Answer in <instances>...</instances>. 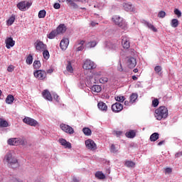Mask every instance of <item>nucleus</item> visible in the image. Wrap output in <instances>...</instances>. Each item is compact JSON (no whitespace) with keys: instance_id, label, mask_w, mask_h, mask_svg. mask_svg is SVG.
Here are the masks:
<instances>
[{"instance_id":"nucleus-27","label":"nucleus","mask_w":182,"mask_h":182,"mask_svg":"<svg viewBox=\"0 0 182 182\" xmlns=\"http://www.w3.org/2000/svg\"><path fill=\"white\" fill-rule=\"evenodd\" d=\"M124 166L128 167V168H134L136 166V163H134L133 161H125Z\"/></svg>"},{"instance_id":"nucleus-47","label":"nucleus","mask_w":182,"mask_h":182,"mask_svg":"<svg viewBox=\"0 0 182 182\" xmlns=\"http://www.w3.org/2000/svg\"><path fill=\"white\" fill-rule=\"evenodd\" d=\"M166 17V13L164 11H161L158 13V18H161L163 19V18Z\"/></svg>"},{"instance_id":"nucleus-48","label":"nucleus","mask_w":182,"mask_h":182,"mask_svg":"<svg viewBox=\"0 0 182 182\" xmlns=\"http://www.w3.org/2000/svg\"><path fill=\"white\" fill-rule=\"evenodd\" d=\"M110 151L111 153H117V148H116V146H114V144L111 145Z\"/></svg>"},{"instance_id":"nucleus-64","label":"nucleus","mask_w":182,"mask_h":182,"mask_svg":"<svg viewBox=\"0 0 182 182\" xmlns=\"http://www.w3.org/2000/svg\"><path fill=\"white\" fill-rule=\"evenodd\" d=\"M65 1L66 2H68L69 5H70L73 2L72 0H65Z\"/></svg>"},{"instance_id":"nucleus-20","label":"nucleus","mask_w":182,"mask_h":182,"mask_svg":"<svg viewBox=\"0 0 182 182\" xmlns=\"http://www.w3.org/2000/svg\"><path fill=\"white\" fill-rule=\"evenodd\" d=\"M42 96L43 98L46 99V100H48V102H52L53 100V98L52 97V95L50 94V92L48 90H44L42 92Z\"/></svg>"},{"instance_id":"nucleus-4","label":"nucleus","mask_w":182,"mask_h":182,"mask_svg":"<svg viewBox=\"0 0 182 182\" xmlns=\"http://www.w3.org/2000/svg\"><path fill=\"white\" fill-rule=\"evenodd\" d=\"M82 68L85 70H90L92 69H96V65L95 62L92 61L91 60L87 59L84 61Z\"/></svg>"},{"instance_id":"nucleus-16","label":"nucleus","mask_w":182,"mask_h":182,"mask_svg":"<svg viewBox=\"0 0 182 182\" xmlns=\"http://www.w3.org/2000/svg\"><path fill=\"white\" fill-rule=\"evenodd\" d=\"M122 45L124 49H129L130 48V39L129 37L126 36H122Z\"/></svg>"},{"instance_id":"nucleus-19","label":"nucleus","mask_w":182,"mask_h":182,"mask_svg":"<svg viewBox=\"0 0 182 182\" xmlns=\"http://www.w3.org/2000/svg\"><path fill=\"white\" fill-rule=\"evenodd\" d=\"M60 49L66 50L69 46V38H63L60 43Z\"/></svg>"},{"instance_id":"nucleus-37","label":"nucleus","mask_w":182,"mask_h":182,"mask_svg":"<svg viewBox=\"0 0 182 182\" xmlns=\"http://www.w3.org/2000/svg\"><path fill=\"white\" fill-rule=\"evenodd\" d=\"M33 62V56H32L31 54H29L27 58L26 59V63H27V65H32Z\"/></svg>"},{"instance_id":"nucleus-56","label":"nucleus","mask_w":182,"mask_h":182,"mask_svg":"<svg viewBox=\"0 0 182 182\" xmlns=\"http://www.w3.org/2000/svg\"><path fill=\"white\" fill-rule=\"evenodd\" d=\"M55 9H60V4L59 3H55L53 5Z\"/></svg>"},{"instance_id":"nucleus-2","label":"nucleus","mask_w":182,"mask_h":182,"mask_svg":"<svg viewBox=\"0 0 182 182\" xmlns=\"http://www.w3.org/2000/svg\"><path fill=\"white\" fill-rule=\"evenodd\" d=\"M155 117L156 120H163L168 117V109L164 106L159 107L155 110Z\"/></svg>"},{"instance_id":"nucleus-6","label":"nucleus","mask_w":182,"mask_h":182,"mask_svg":"<svg viewBox=\"0 0 182 182\" xmlns=\"http://www.w3.org/2000/svg\"><path fill=\"white\" fill-rule=\"evenodd\" d=\"M33 75L38 80H45L46 77V71L43 70H37L34 71Z\"/></svg>"},{"instance_id":"nucleus-25","label":"nucleus","mask_w":182,"mask_h":182,"mask_svg":"<svg viewBox=\"0 0 182 182\" xmlns=\"http://www.w3.org/2000/svg\"><path fill=\"white\" fill-rule=\"evenodd\" d=\"M125 136L128 139H134L136 137V132L134 130H130L126 132Z\"/></svg>"},{"instance_id":"nucleus-9","label":"nucleus","mask_w":182,"mask_h":182,"mask_svg":"<svg viewBox=\"0 0 182 182\" xmlns=\"http://www.w3.org/2000/svg\"><path fill=\"white\" fill-rule=\"evenodd\" d=\"M95 76L97 77V81L100 82V83H102V85L109 82V78L107 76H102V72L95 73Z\"/></svg>"},{"instance_id":"nucleus-50","label":"nucleus","mask_w":182,"mask_h":182,"mask_svg":"<svg viewBox=\"0 0 182 182\" xmlns=\"http://www.w3.org/2000/svg\"><path fill=\"white\" fill-rule=\"evenodd\" d=\"M159 100L158 99H154L153 101H152V106L153 107H157V106H159Z\"/></svg>"},{"instance_id":"nucleus-45","label":"nucleus","mask_w":182,"mask_h":182,"mask_svg":"<svg viewBox=\"0 0 182 182\" xmlns=\"http://www.w3.org/2000/svg\"><path fill=\"white\" fill-rule=\"evenodd\" d=\"M43 56L44 58V59L48 60V58H49L50 55H49V51L48 50H44L43 51Z\"/></svg>"},{"instance_id":"nucleus-59","label":"nucleus","mask_w":182,"mask_h":182,"mask_svg":"<svg viewBox=\"0 0 182 182\" xmlns=\"http://www.w3.org/2000/svg\"><path fill=\"white\" fill-rule=\"evenodd\" d=\"M124 105H125V106H130V105H132V102H130V100H129V102L124 101Z\"/></svg>"},{"instance_id":"nucleus-30","label":"nucleus","mask_w":182,"mask_h":182,"mask_svg":"<svg viewBox=\"0 0 182 182\" xmlns=\"http://www.w3.org/2000/svg\"><path fill=\"white\" fill-rule=\"evenodd\" d=\"M95 177L99 178V180H105L106 178V176L102 173V171H97L95 173Z\"/></svg>"},{"instance_id":"nucleus-57","label":"nucleus","mask_w":182,"mask_h":182,"mask_svg":"<svg viewBox=\"0 0 182 182\" xmlns=\"http://www.w3.org/2000/svg\"><path fill=\"white\" fill-rule=\"evenodd\" d=\"M182 156V151H178V153H176V154H175V157L176 158V159H178V157H181Z\"/></svg>"},{"instance_id":"nucleus-10","label":"nucleus","mask_w":182,"mask_h":182,"mask_svg":"<svg viewBox=\"0 0 182 182\" xmlns=\"http://www.w3.org/2000/svg\"><path fill=\"white\" fill-rule=\"evenodd\" d=\"M34 46L36 50L38 52H43L46 49V44L43 43V41L37 40L36 42L34 43Z\"/></svg>"},{"instance_id":"nucleus-49","label":"nucleus","mask_w":182,"mask_h":182,"mask_svg":"<svg viewBox=\"0 0 182 182\" xmlns=\"http://www.w3.org/2000/svg\"><path fill=\"white\" fill-rule=\"evenodd\" d=\"M53 97L54 100H55L57 102V103H59L60 98H59V95H58V94L53 93Z\"/></svg>"},{"instance_id":"nucleus-18","label":"nucleus","mask_w":182,"mask_h":182,"mask_svg":"<svg viewBox=\"0 0 182 182\" xmlns=\"http://www.w3.org/2000/svg\"><path fill=\"white\" fill-rule=\"evenodd\" d=\"M58 143H60V144H61V146H63V147H65V149H72V144H70V142L66 141V139H65L63 138H60L58 140Z\"/></svg>"},{"instance_id":"nucleus-39","label":"nucleus","mask_w":182,"mask_h":182,"mask_svg":"<svg viewBox=\"0 0 182 182\" xmlns=\"http://www.w3.org/2000/svg\"><path fill=\"white\" fill-rule=\"evenodd\" d=\"M178 23V20L177 18H173L171 21V26H172V28H177Z\"/></svg>"},{"instance_id":"nucleus-5","label":"nucleus","mask_w":182,"mask_h":182,"mask_svg":"<svg viewBox=\"0 0 182 182\" xmlns=\"http://www.w3.org/2000/svg\"><path fill=\"white\" fill-rule=\"evenodd\" d=\"M123 8L127 12H132L133 14L137 12V9H136V6H133L131 2L124 3Z\"/></svg>"},{"instance_id":"nucleus-17","label":"nucleus","mask_w":182,"mask_h":182,"mask_svg":"<svg viewBox=\"0 0 182 182\" xmlns=\"http://www.w3.org/2000/svg\"><path fill=\"white\" fill-rule=\"evenodd\" d=\"M6 43V48L7 49H11V48H14L15 46V41H14V38L12 37L7 38L5 41Z\"/></svg>"},{"instance_id":"nucleus-40","label":"nucleus","mask_w":182,"mask_h":182,"mask_svg":"<svg viewBox=\"0 0 182 182\" xmlns=\"http://www.w3.org/2000/svg\"><path fill=\"white\" fill-rule=\"evenodd\" d=\"M66 69L70 73H73V67H72V63L70 61L68 62Z\"/></svg>"},{"instance_id":"nucleus-41","label":"nucleus","mask_w":182,"mask_h":182,"mask_svg":"<svg viewBox=\"0 0 182 182\" xmlns=\"http://www.w3.org/2000/svg\"><path fill=\"white\" fill-rule=\"evenodd\" d=\"M115 100L117 102H119V103H123V102H124V100H126V98H124V96H117L115 97Z\"/></svg>"},{"instance_id":"nucleus-35","label":"nucleus","mask_w":182,"mask_h":182,"mask_svg":"<svg viewBox=\"0 0 182 182\" xmlns=\"http://www.w3.org/2000/svg\"><path fill=\"white\" fill-rule=\"evenodd\" d=\"M77 45H80V46L77 48V52H80V50H83V49H85V46H83V45H85V41H78Z\"/></svg>"},{"instance_id":"nucleus-53","label":"nucleus","mask_w":182,"mask_h":182,"mask_svg":"<svg viewBox=\"0 0 182 182\" xmlns=\"http://www.w3.org/2000/svg\"><path fill=\"white\" fill-rule=\"evenodd\" d=\"M70 5V6H73V9H77V8H79V6H77V4L74 1H73Z\"/></svg>"},{"instance_id":"nucleus-58","label":"nucleus","mask_w":182,"mask_h":182,"mask_svg":"<svg viewBox=\"0 0 182 182\" xmlns=\"http://www.w3.org/2000/svg\"><path fill=\"white\" fill-rule=\"evenodd\" d=\"M115 134L117 136V137H119V136H122V134H123V132H122V131H117L115 132Z\"/></svg>"},{"instance_id":"nucleus-51","label":"nucleus","mask_w":182,"mask_h":182,"mask_svg":"<svg viewBox=\"0 0 182 182\" xmlns=\"http://www.w3.org/2000/svg\"><path fill=\"white\" fill-rule=\"evenodd\" d=\"M117 70H119V72H123V66L122 65V61L120 60L119 61Z\"/></svg>"},{"instance_id":"nucleus-22","label":"nucleus","mask_w":182,"mask_h":182,"mask_svg":"<svg viewBox=\"0 0 182 182\" xmlns=\"http://www.w3.org/2000/svg\"><path fill=\"white\" fill-rule=\"evenodd\" d=\"M66 26L65 24H60L58 27L55 31H57V33L59 35L60 33H65L66 32Z\"/></svg>"},{"instance_id":"nucleus-62","label":"nucleus","mask_w":182,"mask_h":182,"mask_svg":"<svg viewBox=\"0 0 182 182\" xmlns=\"http://www.w3.org/2000/svg\"><path fill=\"white\" fill-rule=\"evenodd\" d=\"M73 182H79V179L77 178L76 177H74V178H73Z\"/></svg>"},{"instance_id":"nucleus-3","label":"nucleus","mask_w":182,"mask_h":182,"mask_svg":"<svg viewBox=\"0 0 182 182\" xmlns=\"http://www.w3.org/2000/svg\"><path fill=\"white\" fill-rule=\"evenodd\" d=\"M112 21L121 29H127V23L123 19V18L120 17L119 16H114L112 17Z\"/></svg>"},{"instance_id":"nucleus-15","label":"nucleus","mask_w":182,"mask_h":182,"mask_svg":"<svg viewBox=\"0 0 182 182\" xmlns=\"http://www.w3.org/2000/svg\"><path fill=\"white\" fill-rule=\"evenodd\" d=\"M127 63L129 69H133L136 68V65H137V61H136V58H134V57H129Z\"/></svg>"},{"instance_id":"nucleus-52","label":"nucleus","mask_w":182,"mask_h":182,"mask_svg":"<svg viewBox=\"0 0 182 182\" xmlns=\"http://www.w3.org/2000/svg\"><path fill=\"white\" fill-rule=\"evenodd\" d=\"M7 70L9 72H14V70H15V66H14L13 65H9L7 68Z\"/></svg>"},{"instance_id":"nucleus-33","label":"nucleus","mask_w":182,"mask_h":182,"mask_svg":"<svg viewBox=\"0 0 182 182\" xmlns=\"http://www.w3.org/2000/svg\"><path fill=\"white\" fill-rule=\"evenodd\" d=\"M159 133L154 132L150 136V140L151 141H156V140H159Z\"/></svg>"},{"instance_id":"nucleus-60","label":"nucleus","mask_w":182,"mask_h":182,"mask_svg":"<svg viewBox=\"0 0 182 182\" xmlns=\"http://www.w3.org/2000/svg\"><path fill=\"white\" fill-rule=\"evenodd\" d=\"M90 25H91V26L95 27V26H96V25H97V23H96L95 21H92L90 23Z\"/></svg>"},{"instance_id":"nucleus-31","label":"nucleus","mask_w":182,"mask_h":182,"mask_svg":"<svg viewBox=\"0 0 182 182\" xmlns=\"http://www.w3.org/2000/svg\"><path fill=\"white\" fill-rule=\"evenodd\" d=\"M58 35V34L56 30H53L47 36L48 39H55Z\"/></svg>"},{"instance_id":"nucleus-13","label":"nucleus","mask_w":182,"mask_h":182,"mask_svg":"<svg viewBox=\"0 0 182 182\" xmlns=\"http://www.w3.org/2000/svg\"><path fill=\"white\" fill-rule=\"evenodd\" d=\"M85 144L89 150H96L97 149V146H96V143H95V141L92 139H87L85 141Z\"/></svg>"},{"instance_id":"nucleus-28","label":"nucleus","mask_w":182,"mask_h":182,"mask_svg":"<svg viewBox=\"0 0 182 182\" xmlns=\"http://www.w3.org/2000/svg\"><path fill=\"white\" fill-rule=\"evenodd\" d=\"M97 107L100 110H102V112H106L107 110V105H106V103L105 102H99Z\"/></svg>"},{"instance_id":"nucleus-54","label":"nucleus","mask_w":182,"mask_h":182,"mask_svg":"<svg viewBox=\"0 0 182 182\" xmlns=\"http://www.w3.org/2000/svg\"><path fill=\"white\" fill-rule=\"evenodd\" d=\"M173 169L171 168H166L165 169V174H170L171 173H172Z\"/></svg>"},{"instance_id":"nucleus-32","label":"nucleus","mask_w":182,"mask_h":182,"mask_svg":"<svg viewBox=\"0 0 182 182\" xmlns=\"http://www.w3.org/2000/svg\"><path fill=\"white\" fill-rule=\"evenodd\" d=\"M14 22H15V16L12 15L6 21V25L8 26H11V25L14 24Z\"/></svg>"},{"instance_id":"nucleus-8","label":"nucleus","mask_w":182,"mask_h":182,"mask_svg":"<svg viewBox=\"0 0 182 182\" xmlns=\"http://www.w3.org/2000/svg\"><path fill=\"white\" fill-rule=\"evenodd\" d=\"M32 6V3L29 1H21L17 4V8L20 9V11H26V9H29Z\"/></svg>"},{"instance_id":"nucleus-42","label":"nucleus","mask_w":182,"mask_h":182,"mask_svg":"<svg viewBox=\"0 0 182 182\" xmlns=\"http://www.w3.org/2000/svg\"><path fill=\"white\" fill-rule=\"evenodd\" d=\"M33 65L34 69H39L41 66V61L40 60H34Z\"/></svg>"},{"instance_id":"nucleus-38","label":"nucleus","mask_w":182,"mask_h":182,"mask_svg":"<svg viewBox=\"0 0 182 182\" xmlns=\"http://www.w3.org/2000/svg\"><path fill=\"white\" fill-rule=\"evenodd\" d=\"M8 126H9L8 122L2 118H0V127H8Z\"/></svg>"},{"instance_id":"nucleus-1","label":"nucleus","mask_w":182,"mask_h":182,"mask_svg":"<svg viewBox=\"0 0 182 182\" xmlns=\"http://www.w3.org/2000/svg\"><path fill=\"white\" fill-rule=\"evenodd\" d=\"M3 161L6 164H7L9 167H11V168H16V167H19V163L18 162V159H16L15 156H12V152L11 151H8L6 154Z\"/></svg>"},{"instance_id":"nucleus-24","label":"nucleus","mask_w":182,"mask_h":182,"mask_svg":"<svg viewBox=\"0 0 182 182\" xmlns=\"http://www.w3.org/2000/svg\"><path fill=\"white\" fill-rule=\"evenodd\" d=\"M142 23L145 25L149 29H151V31H153V32H157V28L153 26V24L149 23L148 21L144 20L142 21Z\"/></svg>"},{"instance_id":"nucleus-7","label":"nucleus","mask_w":182,"mask_h":182,"mask_svg":"<svg viewBox=\"0 0 182 182\" xmlns=\"http://www.w3.org/2000/svg\"><path fill=\"white\" fill-rule=\"evenodd\" d=\"M97 83V78L96 77L90 76L86 78L85 85L87 87L91 88L93 85Z\"/></svg>"},{"instance_id":"nucleus-14","label":"nucleus","mask_w":182,"mask_h":182,"mask_svg":"<svg viewBox=\"0 0 182 182\" xmlns=\"http://www.w3.org/2000/svg\"><path fill=\"white\" fill-rule=\"evenodd\" d=\"M112 110L114 113H119V112L123 110V105L120 102H116L112 105Z\"/></svg>"},{"instance_id":"nucleus-61","label":"nucleus","mask_w":182,"mask_h":182,"mask_svg":"<svg viewBox=\"0 0 182 182\" xmlns=\"http://www.w3.org/2000/svg\"><path fill=\"white\" fill-rule=\"evenodd\" d=\"M164 144V141H161L158 143V146H163Z\"/></svg>"},{"instance_id":"nucleus-46","label":"nucleus","mask_w":182,"mask_h":182,"mask_svg":"<svg viewBox=\"0 0 182 182\" xmlns=\"http://www.w3.org/2000/svg\"><path fill=\"white\" fill-rule=\"evenodd\" d=\"M173 12H174L175 15H176V16L178 18H181V11H180L178 9H175Z\"/></svg>"},{"instance_id":"nucleus-12","label":"nucleus","mask_w":182,"mask_h":182,"mask_svg":"<svg viewBox=\"0 0 182 182\" xmlns=\"http://www.w3.org/2000/svg\"><path fill=\"white\" fill-rule=\"evenodd\" d=\"M60 127L63 130V132L68 133V134H73V133H75V130L72 128V127L68 124H61L60 125Z\"/></svg>"},{"instance_id":"nucleus-63","label":"nucleus","mask_w":182,"mask_h":182,"mask_svg":"<svg viewBox=\"0 0 182 182\" xmlns=\"http://www.w3.org/2000/svg\"><path fill=\"white\" fill-rule=\"evenodd\" d=\"M53 73V69H49L47 70V73Z\"/></svg>"},{"instance_id":"nucleus-21","label":"nucleus","mask_w":182,"mask_h":182,"mask_svg":"<svg viewBox=\"0 0 182 182\" xmlns=\"http://www.w3.org/2000/svg\"><path fill=\"white\" fill-rule=\"evenodd\" d=\"M26 143L25 138H14V146H25Z\"/></svg>"},{"instance_id":"nucleus-26","label":"nucleus","mask_w":182,"mask_h":182,"mask_svg":"<svg viewBox=\"0 0 182 182\" xmlns=\"http://www.w3.org/2000/svg\"><path fill=\"white\" fill-rule=\"evenodd\" d=\"M138 97L139 95H137V93H132L129 97L131 105H133V103H136V101L137 100Z\"/></svg>"},{"instance_id":"nucleus-11","label":"nucleus","mask_w":182,"mask_h":182,"mask_svg":"<svg viewBox=\"0 0 182 182\" xmlns=\"http://www.w3.org/2000/svg\"><path fill=\"white\" fill-rule=\"evenodd\" d=\"M23 123L26 124H28V126H32L33 127H36V126L38 124V121L33 119V118H31L29 117H26L23 119Z\"/></svg>"},{"instance_id":"nucleus-43","label":"nucleus","mask_w":182,"mask_h":182,"mask_svg":"<svg viewBox=\"0 0 182 182\" xmlns=\"http://www.w3.org/2000/svg\"><path fill=\"white\" fill-rule=\"evenodd\" d=\"M97 45V43L95 41H90L87 44V48H95Z\"/></svg>"},{"instance_id":"nucleus-23","label":"nucleus","mask_w":182,"mask_h":182,"mask_svg":"<svg viewBox=\"0 0 182 182\" xmlns=\"http://www.w3.org/2000/svg\"><path fill=\"white\" fill-rule=\"evenodd\" d=\"M90 89L92 93H100V92H102V87L95 84H94Z\"/></svg>"},{"instance_id":"nucleus-55","label":"nucleus","mask_w":182,"mask_h":182,"mask_svg":"<svg viewBox=\"0 0 182 182\" xmlns=\"http://www.w3.org/2000/svg\"><path fill=\"white\" fill-rule=\"evenodd\" d=\"M14 138H11L8 140L7 143L10 146H14Z\"/></svg>"},{"instance_id":"nucleus-36","label":"nucleus","mask_w":182,"mask_h":182,"mask_svg":"<svg viewBox=\"0 0 182 182\" xmlns=\"http://www.w3.org/2000/svg\"><path fill=\"white\" fill-rule=\"evenodd\" d=\"M161 70H163V68H161V66L160 65H156L154 68V71L156 72V73H157V75H159V76H161V75H163V73H161Z\"/></svg>"},{"instance_id":"nucleus-34","label":"nucleus","mask_w":182,"mask_h":182,"mask_svg":"<svg viewBox=\"0 0 182 182\" xmlns=\"http://www.w3.org/2000/svg\"><path fill=\"white\" fill-rule=\"evenodd\" d=\"M82 133H84L85 136H92V129L87 127H85L82 129Z\"/></svg>"},{"instance_id":"nucleus-44","label":"nucleus","mask_w":182,"mask_h":182,"mask_svg":"<svg viewBox=\"0 0 182 182\" xmlns=\"http://www.w3.org/2000/svg\"><path fill=\"white\" fill-rule=\"evenodd\" d=\"M46 16V10H41L38 12V18H45Z\"/></svg>"},{"instance_id":"nucleus-29","label":"nucleus","mask_w":182,"mask_h":182,"mask_svg":"<svg viewBox=\"0 0 182 182\" xmlns=\"http://www.w3.org/2000/svg\"><path fill=\"white\" fill-rule=\"evenodd\" d=\"M14 100H15L14 95H9L6 98V103H7V105H12V103H14Z\"/></svg>"}]
</instances>
